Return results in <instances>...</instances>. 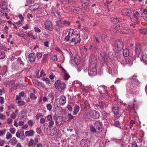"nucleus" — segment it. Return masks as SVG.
<instances>
[{
    "label": "nucleus",
    "instance_id": "nucleus-1",
    "mask_svg": "<svg viewBox=\"0 0 147 147\" xmlns=\"http://www.w3.org/2000/svg\"><path fill=\"white\" fill-rule=\"evenodd\" d=\"M123 46L124 44L121 40L116 41L113 45L114 50L117 53L120 52V51L123 49Z\"/></svg>",
    "mask_w": 147,
    "mask_h": 147
},
{
    "label": "nucleus",
    "instance_id": "nucleus-2",
    "mask_svg": "<svg viewBox=\"0 0 147 147\" xmlns=\"http://www.w3.org/2000/svg\"><path fill=\"white\" fill-rule=\"evenodd\" d=\"M54 85L56 88L60 91H62L66 87L65 84L64 83L61 82L60 80L56 81Z\"/></svg>",
    "mask_w": 147,
    "mask_h": 147
},
{
    "label": "nucleus",
    "instance_id": "nucleus-3",
    "mask_svg": "<svg viewBox=\"0 0 147 147\" xmlns=\"http://www.w3.org/2000/svg\"><path fill=\"white\" fill-rule=\"evenodd\" d=\"M96 59L93 57V56L92 55L90 56L89 59V67L96 68L97 63Z\"/></svg>",
    "mask_w": 147,
    "mask_h": 147
},
{
    "label": "nucleus",
    "instance_id": "nucleus-4",
    "mask_svg": "<svg viewBox=\"0 0 147 147\" xmlns=\"http://www.w3.org/2000/svg\"><path fill=\"white\" fill-rule=\"evenodd\" d=\"M89 115L93 119L98 118L100 116L99 112L94 110L90 111L89 113Z\"/></svg>",
    "mask_w": 147,
    "mask_h": 147
},
{
    "label": "nucleus",
    "instance_id": "nucleus-5",
    "mask_svg": "<svg viewBox=\"0 0 147 147\" xmlns=\"http://www.w3.org/2000/svg\"><path fill=\"white\" fill-rule=\"evenodd\" d=\"M89 2L88 0H81V3H82L81 4L82 7L87 11H89Z\"/></svg>",
    "mask_w": 147,
    "mask_h": 147
},
{
    "label": "nucleus",
    "instance_id": "nucleus-6",
    "mask_svg": "<svg viewBox=\"0 0 147 147\" xmlns=\"http://www.w3.org/2000/svg\"><path fill=\"white\" fill-rule=\"evenodd\" d=\"M88 73L90 76H94L96 74L97 69L96 68L89 67Z\"/></svg>",
    "mask_w": 147,
    "mask_h": 147
},
{
    "label": "nucleus",
    "instance_id": "nucleus-7",
    "mask_svg": "<svg viewBox=\"0 0 147 147\" xmlns=\"http://www.w3.org/2000/svg\"><path fill=\"white\" fill-rule=\"evenodd\" d=\"M45 25V28L51 31L53 30L52 26V23L51 21H48L46 22L45 24H44Z\"/></svg>",
    "mask_w": 147,
    "mask_h": 147
},
{
    "label": "nucleus",
    "instance_id": "nucleus-8",
    "mask_svg": "<svg viewBox=\"0 0 147 147\" xmlns=\"http://www.w3.org/2000/svg\"><path fill=\"white\" fill-rule=\"evenodd\" d=\"M136 55L138 56L142 50V47L139 44H135L134 46Z\"/></svg>",
    "mask_w": 147,
    "mask_h": 147
},
{
    "label": "nucleus",
    "instance_id": "nucleus-9",
    "mask_svg": "<svg viewBox=\"0 0 147 147\" xmlns=\"http://www.w3.org/2000/svg\"><path fill=\"white\" fill-rule=\"evenodd\" d=\"M65 97L63 95L61 96L59 98V104L60 106H63L66 102Z\"/></svg>",
    "mask_w": 147,
    "mask_h": 147
},
{
    "label": "nucleus",
    "instance_id": "nucleus-10",
    "mask_svg": "<svg viewBox=\"0 0 147 147\" xmlns=\"http://www.w3.org/2000/svg\"><path fill=\"white\" fill-rule=\"evenodd\" d=\"M119 108L117 105H114L113 108L112 109V111L114 114L118 117H119L121 115V114L119 113Z\"/></svg>",
    "mask_w": 147,
    "mask_h": 147
},
{
    "label": "nucleus",
    "instance_id": "nucleus-11",
    "mask_svg": "<svg viewBox=\"0 0 147 147\" xmlns=\"http://www.w3.org/2000/svg\"><path fill=\"white\" fill-rule=\"evenodd\" d=\"M62 108L60 106H57L55 108V112L56 115H61L62 113Z\"/></svg>",
    "mask_w": 147,
    "mask_h": 147
},
{
    "label": "nucleus",
    "instance_id": "nucleus-12",
    "mask_svg": "<svg viewBox=\"0 0 147 147\" xmlns=\"http://www.w3.org/2000/svg\"><path fill=\"white\" fill-rule=\"evenodd\" d=\"M28 58L29 61L31 62H33L35 61L36 59V55L34 53L29 54L28 55Z\"/></svg>",
    "mask_w": 147,
    "mask_h": 147
},
{
    "label": "nucleus",
    "instance_id": "nucleus-13",
    "mask_svg": "<svg viewBox=\"0 0 147 147\" xmlns=\"http://www.w3.org/2000/svg\"><path fill=\"white\" fill-rule=\"evenodd\" d=\"M62 22L61 21V19L60 18L56 21V29L57 31H59L60 28L62 27Z\"/></svg>",
    "mask_w": 147,
    "mask_h": 147
},
{
    "label": "nucleus",
    "instance_id": "nucleus-14",
    "mask_svg": "<svg viewBox=\"0 0 147 147\" xmlns=\"http://www.w3.org/2000/svg\"><path fill=\"white\" fill-rule=\"evenodd\" d=\"M74 30L73 29H70L68 34L64 38V40L67 42L70 39V36H71L73 34Z\"/></svg>",
    "mask_w": 147,
    "mask_h": 147
},
{
    "label": "nucleus",
    "instance_id": "nucleus-15",
    "mask_svg": "<svg viewBox=\"0 0 147 147\" xmlns=\"http://www.w3.org/2000/svg\"><path fill=\"white\" fill-rule=\"evenodd\" d=\"M110 21L114 24H117L122 22L121 19L116 17H112L110 19Z\"/></svg>",
    "mask_w": 147,
    "mask_h": 147
},
{
    "label": "nucleus",
    "instance_id": "nucleus-16",
    "mask_svg": "<svg viewBox=\"0 0 147 147\" xmlns=\"http://www.w3.org/2000/svg\"><path fill=\"white\" fill-rule=\"evenodd\" d=\"M69 8L70 10L77 13H79L80 11V8L78 7L71 6L69 7Z\"/></svg>",
    "mask_w": 147,
    "mask_h": 147
},
{
    "label": "nucleus",
    "instance_id": "nucleus-17",
    "mask_svg": "<svg viewBox=\"0 0 147 147\" xmlns=\"http://www.w3.org/2000/svg\"><path fill=\"white\" fill-rule=\"evenodd\" d=\"M95 126L97 127V129L100 131V129L102 127V123L100 121H96L94 123Z\"/></svg>",
    "mask_w": 147,
    "mask_h": 147
},
{
    "label": "nucleus",
    "instance_id": "nucleus-18",
    "mask_svg": "<svg viewBox=\"0 0 147 147\" xmlns=\"http://www.w3.org/2000/svg\"><path fill=\"white\" fill-rule=\"evenodd\" d=\"M39 7V5L37 3H35L34 5L30 6L29 8V9L34 11L38 9Z\"/></svg>",
    "mask_w": 147,
    "mask_h": 147
},
{
    "label": "nucleus",
    "instance_id": "nucleus-19",
    "mask_svg": "<svg viewBox=\"0 0 147 147\" xmlns=\"http://www.w3.org/2000/svg\"><path fill=\"white\" fill-rule=\"evenodd\" d=\"M98 129L96 130L95 127L93 125H91L90 128V130L92 133H96L97 134L100 133V131H98Z\"/></svg>",
    "mask_w": 147,
    "mask_h": 147
},
{
    "label": "nucleus",
    "instance_id": "nucleus-20",
    "mask_svg": "<svg viewBox=\"0 0 147 147\" xmlns=\"http://www.w3.org/2000/svg\"><path fill=\"white\" fill-rule=\"evenodd\" d=\"M118 60L123 65L126 64V59L123 57H120L118 58Z\"/></svg>",
    "mask_w": 147,
    "mask_h": 147
},
{
    "label": "nucleus",
    "instance_id": "nucleus-21",
    "mask_svg": "<svg viewBox=\"0 0 147 147\" xmlns=\"http://www.w3.org/2000/svg\"><path fill=\"white\" fill-rule=\"evenodd\" d=\"M82 142H84V146L85 147H88L90 145V141L88 139H83Z\"/></svg>",
    "mask_w": 147,
    "mask_h": 147
},
{
    "label": "nucleus",
    "instance_id": "nucleus-22",
    "mask_svg": "<svg viewBox=\"0 0 147 147\" xmlns=\"http://www.w3.org/2000/svg\"><path fill=\"white\" fill-rule=\"evenodd\" d=\"M140 59L143 63L147 65V55H142Z\"/></svg>",
    "mask_w": 147,
    "mask_h": 147
},
{
    "label": "nucleus",
    "instance_id": "nucleus-23",
    "mask_svg": "<svg viewBox=\"0 0 147 147\" xmlns=\"http://www.w3.org/2000/svg\"><path fill=\"white\" fill-rule=\"evenodd\" d=\"M63 119L60 116L57 117L56 119V123L58 125H60L62 123Z\"/></svg>",
    "mask_w": 147,
    "mask_h": 147
},
{
    "label": "nucleus",
    "instance_id": "nucleus-24",
    "mask_svg": "<svg viewBox=\"0 0 147 147\" xmlns=\"http://www.w3.org/2000/svg\"><path fill=\"white\" fill-rule=\"evenodd\" d=\"M102 97L103 99L107 100L109 98L108 92L107 91H104V92L102 94Z\"/></svg>",
    "mask_w": 147,
    "mask_h": 147
},
{
    "label": "nucleus",
    "instance_id": "nucleus-25",
    "mask_svg": "<svg viewBox=\"0 0 147 147\" xmlns=\"http://www.w3.org/2000/svg\"><path fill=\"white\" fill-rule=\"evenodd\" d=\"M123 56L127 57L129 55V50L125 48L123 50Z\"/></svg>",
    "mask_w": 147,
    "mask_h": 147
},
{
    "label": "nucleus",
    "instance_id": "nucleus-26",
    "mask_svg": "<svg viewBox=\"0 0 147 147\" xmlns=\"http://www.w3.org/2000/svg\"><path fill=\"white\" fill-rule=\"evenodd\" d=\"M34 135V131L32 130H30L29 131H27L25 132V135L26 136H32Z\"/></svg>",
    "mask_w": 147,
    "mask_h": 147
},
{
    "label": "nucleus",
    "instance_id": "nucleus-27",
    "mask_svg": "<svg viewBox=\"0 0 147 147\" xmlns=\"http://www.w3.org/2000/svg\"><path fill=\"white\" fill-rule=\"evenodd\" d=\"M64 72H63L64 74V78L65 80H68L69 78L70 77V76L68 74L66 70H64Z\"/></svg>",
    "mask_w": 147,
    "mask_h": 147
},
{
    "label": "nucleus",
    "instance_id": "nucleus-28",
    "mask_svg": "<svg viewBox=\"0 0 147 147\" xmlns=\"http://www.w3.org/2000/svg\"><path fill=\"white\" fill-rule=\"evenodd\" d=\"M32 82L34 84V85L36 87H38L40 85V82L35 79L32 80Z\"/></svg>",
    "mask_w": 147,
    "mask_h": 147
},
{
    "label": "nucleus",
    "instance_id": "nucleus-29",
    "mask_svg": "<svg viewBox=\"0 0 147 147\" xmlns=\"http://www.w3.org/2000/svg\"><path fill=\"white\" fill-rule=\"evenodd\" d=\"M125 15L128 16H130L132 13V11L130 9H126L125 10Z\"/></svg>",
    "mask_w": 147,
    "mask_h": 147
},
{
    "label": "nucleus",
    "instance_id": "nucleus-30",
    "mask_svg": "<svg viewBox=\"0 0 147 147\" xmlns=\"http://www.w3.org/2000/svg\"><path fill=\"white\" fill-rule=\"evenodd\" d=\"M126 64L131 65L133 64V60L131 58H128L126 59Z\"/></svg>",
    "mask_w": 147,
    "mask_h": 147
},
{
    "label": "nucleus",
    "instance_id": "nucleus-31",
    "mask_svg": "<svg viewBox=\"0 0 147 147\" xmlns=\"http://www.w3.org/2000/svg\"><path fill=\"white\" fill-rule=\"evenodd\" d=\"M80 109V107L79 106L76 105L74 107V110L73 112V115H76L79 111Z\"/></svg>",
    "mask_w": 147,
    "mask_h": 147
},
{
    "label": "nucleus",
    "instance_id": "nucleus-32",
    "mask_svg": "<svg viewBox=\"0 0 147 147\" xmlns=\"http://www.w3.org/2000/svg\"><path fill=\"white\" fill-rule=\"evenodd\" d=\"M15 82V81L14 80H11L9 82V86L13 88H14L15 87V86L14 85Z\"/></svg>",
    "mask_w": 147,
    "mask_h": 147
},
{
    "label": "nucleus",
    "instance_id": "nucleus-33",
    "mask_svg": "<svg viewBox=\"0 0 147 147\" xmlns=\"http://www.w3.org/2000/svg\"><path fill=\"white\" fill-rule=\"evenodd\" d=\"M30 35L31 38L34 40H36V39L37 36L36 33H31L30 34Z\"/></svg>",
    "mask_w": 147,
    "mask_h": 147
},
{
    "label": "nucleus",
    "instance_id": "nucleus-34",
    "mask_svg": "<svg viewBox=\"0 0 147 147\" xmlns=\"http://www.w3.org/2000/svg\"><path fill=\"white\" fill-rule=\"evenodd\" d=\"M132 82L134 84H135L136 86H138L140 84V82L136 78H134L133 79Z\"/></svg>",
    "mask_w": 147,
    "mask_h": 147
},
{
    "label": "nucleus",
    "instance_id": "nucleus-35",
    "mask_svg": "<svg viewBox=\"0 0 147 147\" xmlns=\"http://www.w3.org/2000/svg\"><path fill=\"white\" fill-rule=\"evenodd\" d=\"M28 145L29 147L30 146H35L34 144V141L33 140L31 139L30 140L28 144Z\"/></svg>",
    "mask_w": 147,
    "mask_h": 147
},
{
    "label": "nucleus",
    "instance_id": "nucleus-36",
    "mask_svg": "<svg viewBox=\"0 0 147 147\" xmlns=\"http://www.w3.org/2000/svg\"><path fill=\"white\" fill-rule=\"evenodd\" d=\"M30 97L32 99H36L37 98V96L34 93H31L30 94Z\"/></svg>",
    "mask_w": 147,
    "mask_h": 147
},
{
    "label": "nucleus",
    "instance_id": "nucleus-37",
    "mask_svg": "<svg viewBox=\"0 0 147 147\" xmlns=\"http://www.w3.org/2000/svg\"><path fill=\"white\" fill-rule=\"evenodd\" d=\"M114 125L116 127H118L120 128H121V127H120V123L119 121H115L114 122Z\"/></svg>",
    "mask_w": 147,
    "mask_h": 147
},
{
    "label": "nucleus",
    "instance_id": "nucleus-38",
    "mask_svg": "<svg viewBox=\"0 0 147 147\" xmlns=\"http://www.w3.org/2000/svg\"><path fill=\"white\" fill-rule=\"evenodd\" d=\"M41 79L44 81H45L46 83L47 84H49L50 83V80L49 79L47 78H44Z\"/></svg>",
    "mask_w": 147,
    "mask_h": 147
},
{
    "label": "nucleus",
    "instance_id": "nucleus-39",
    "mask_svg": "<svg viewBox=\"0 0 147 147\" xmlns=\"http://www.w3.org/2000/svg\"><path fill=\"white\" fill-rule=\"evenodd\" d=\"M19 106H22L24 105L25 104V102L21 100H20L18 101L17 102Z\"/></svg>",
    "mask_w": 147,
    "mask_h": 147
},
{
    "label": "nucleus",
    "instance_id": "nucleus-40",
    "mask_svg": "<svg viewBox=\"0 0 147 147\" xmlns=\"http://www.w3.org/2000/svg\"><path fill=\"white\" fill-rule=\"evenodd\" d=\"M100 37L102 40L105 41V39L107 38V35H105L104 34H102V36H100Z\"/></svg>",
    "mask_w": 147,
    "mask_h": 147
},
{
    "label": "nucleus",
    "instance_id": "nucleus-41",
    "mask_svg": "<svg viewBox=\"0 0 147 147\" xmlns=\"http://www.w3.org/2000/svg\"><path fill=\"white\" fill-rule=\"evenodd\" d=\"M10 142H11L12 144H16L17 142V140L15 138H13L12 139L10 140Z\"/></svg>",
    "mask_w": 147,
    "mask_h": 147
},
{
    "label": "nucleus",
    "instance_id": "nucleus-42",
    "mask_svg": "<svg viewBox=\"0 0 147 147\" xmlns=\"http://www.w3.org/2000/svg\"><path fill=\"white\" fill-rule=\"evenodd\" d=\"M99 105H98V106L99 107H100L102 109L103 108V106L105 105V103L104 102L101 101V102L100 103Z\"/></svg>",
    "mask_w": 147,
    "mask_h": 147
},
{
    "label": "nucleus",
    "instance_id": "nucleus-43",
    "mask_svg": "<svg viewBox=\"0 0 147 147\" xmlns=\"http://www.w3.org/2000/svg\"><path fill=\"white\" fill-rule=\"evenodd\" d=\"M36 130L37 133L40 135H42V133L41 130L40 128L37 127L36 129Z\"/></svg>",
    "mask_w": 147,
    "mask_h": 147
},
{
    "label": "nucleus",
    "instance_id": "nucleus-44",
    "mask_svg": "<svg viewBox=\"0 0 147 147\" xmlns=\"http://www.w3.org/2000/svg\"><path fill=\"white\" fill-rule=\"evenodd\" d=\"M93 47L92 48V50L94 52H96L97 50V47L95 43H93Z\"/></svg>",
    "mask_w": 147,
    "mask_h": 147
},
{
    "label": "nucleus",
    "instance_id": "nucleus-45",
    "mask_svg": "<svg viewBox=\"0 0 147 147\" xmlns=\"http://www.w3.org/2000/svg\"><path fill=\"white\" fill-rule=\"evenodd\" d=\"M5 57V53L3 52H0V59H3Z\"/></svg>",
    "mask_w": 147,
    "mask_h": 147
},
{
    "label": "nucleus",
    "instance_id": "nucleus-46",
    "mask_svg": "<svg viewBox=\"0 0 147 147\" xmlns=\"http://www.w3.org/2000/svg\"><path fill=\"white\" fill-rule=\"evenodd\" d=\"M34 123V122L32 120H28V124L30 126H32Z\"/></svg>",
    "mask_w": 147,
    "mask_h": 147
},
{
    "label": "nucleus",
    "instance_id": "nucleus-47",
    "mask_svg": "<svg viewBox=\"0 0 147 147\" xmlns=\"http://www.w3.org/2000/svg\"><path fill=\"white\" fill-rule=\"evenodd\" d=\"M7 7L5 2V1H3L1 4V8L3 9H5Z\"/></svg>",
    "mask_w": 147,
    "mask_h": 147
},
{
    "label": "nucleus",
    "instance_id": "nucleus-48",
    "mask_svg": "<svg viewBox=\"0 0 147 147\" xmlns=\"http://www.w3.org/2000/svg\"><path fill=\"white\" fill-rule=\"evenodd\" d=\"M51 131L50 134L52 136H53L55 134L57 133V131L55 129V128H53L52 130H51Z\"/></svg>",
    "mask_w": 147,
    "mask_h": 147
},
{
    "label": "nucleus",
    "instance_id": "nucleus-49",
    "mask_svg": "<svg viewBox=\"0 0 147 147\" xmlns=\"http://www.w3.org/2000/svg\"><path fill=\"white\" fill-rule=\"evenodd\" d=\"M34 30L35 32H36L39 33L41 31V30L38 27H34Z\"/></svg>",
    "mask_w": 147,
    "mask_h": 147
},
{
    "label": "nucleus",
    "instance_id": "nucleus-50",
    "mask_svg": "<svg viewBox=\"0 0 147 147\" xmlns=\"http://www.w3.org/2000/svg\"><path fill=\"white\" fill-rule=\"evenodd\" d=\"M51 13H52L54 16H55V13L56 11L55 10V9L54 6L52 7L51 9Z\"/></svg>",
    "mask_w": 147,
    "mask_h": 147
},
{
    "label": "nucleus",
    "instance_id": "nucleus-51",
    "mask_svg": "<svg viewBox=\"0 0 147 147\" xmlns=\"http://www.w3.org/2000/svg\"><path fill=\"white\" fill-rule=\"evenodd\" d=\"M46 107L47 109L49 111H50L52 109V106L51 104H48L46 106Z\"/></svg>",
    "mask_w": 147,
    "mask_h": 147
},
{
    "label": "nucleus",
    "instance_id": "nucleus-52",
    "mask_svg": "<svg viewBox=\"0 0 147 147\" xmlns=\"http://www.w3.org/2000/svg\"><path fill=\"white\" fill-rule=\"evenodd\" d=\"M113 29L118 30L120 29V25H115L113 26Z\"/></svg>",
    "mask_w": 147,
    "mask_h": 147
},
{
    "label": "nucleus",
    "instance_id": "nucleus-53",
    "mask_svg": "<svg viewBox=\"0 0 147 147\" xmlns=\"http://www.w3.org/2000/svg\"><path fill=\"white\" fill-rule=\"evenodd\" d=\"M12 137V135L9 133H7L6 136V138L8 140L11 138Z\"/></svg>",
    "mask_w": 147,
    "mask_h": 147
},
{
    "label": "nucleus",
    "instance_id": "nucleus-54",
    "mask_svg": "<svg viewBox=\"0 0 147 147\" xmlns=\"http://www.w3.org/2000/svg\"><path fill=\"white\" fill-rule=\"evenodd\" d=\"M36 56L37 58L40 59L42 56V54L41 53L38 52L36 54Z\"/></svg>",
    "mask_w": 147,
    "mask_h": 147
},
{
    "label": "nucleus",
    "instance_id": "nucleus-55",
    "mask_svg": "<svg viewBox=\"0 0 147 147\" xmlns=\"http://www.w3.org/2000/svg\"><path fill=\"white\" fill-rule=\"evenodd\" d=\"M122 32L124 34H128L130 32V31L128 29H125L123 30L122 31Z\"/></svg>",
    "mask_w": 147,
    "mask_h": 147
},
{
    "label": "nucleus",
    "instance_id": "nucleus-56",
    "mask_svg": "<svg viewBox=\"0 0 147 147\" xmlns=\"http://www.w3.org/2000/svg\"><path fill=\"white\" fill-rule=\"evenodd\" d=\"M49 98H50L51 100L54 99L53 93L52 92H50L49 94Z\"/></svg>",
    "mask_w": 147,
    "mask_h": 147
},
{
    "label": "nucleus",
    "instance_id": "nucleus-57",
    "mask_svg": "<svg viewBox=\"0 0 147 147\" xmlns=\"http://www.w3.org/2000/svg\"><path fill=\"white\" fill-rule=\"evenodd\" d=\"M85 106L87 109H89L90 108V104L87 101H85L84 102Z\"/></svg>",
    "mask_w": 147,
    "mask_h": 147
},
{
    "label": "nucleus",
    "instance_id": "nucleus-58",
    "mask_svg": "<svg viewBox=\"0 0 147 147\" xmlns=\"http://www.w3.org/2000/svg\"><path fill=\"white\" fill-rule=\"evenodd\" d=\"M49 121V127H51L54 124V121L53 120L51 121Z\"/></svg>",
    "mask_w": 147,
    "mask_h": 147
},
{
    "label": "nucleus",
    "instance_id": "nucleus-59",
    "mask_svg": "<svg viewBox=\"0 0 147 147\" xmlns=\"http://www.w3.org/2000/svg\"><path fill=\"white\" fill-rule=\"evenodd\" d=\"M18 17L20 19L21 22H22L24 21V17L22 16V15L20 14H18Z\"/></svg>",
    "mask_w": 147,
    "mask_h": 147
},
{
    "label": "nucleus",
    "instance_id": "nucleus-60",
    "mask_svg": "<svg viewBox=\"0 0 147 147\" xmlns=\"http://www.w3.org/2000/svg\"><path fill=\"white\" fill-rule=\"evenodd\" d=\"M16 102H17L18 101L21 100H22V98L20 97V96L19 95H17L16 96Z\"/></svg>",
    "mask_w": 147,
    "mask_h": 147
},
{
    "label": "nucleus",
    "instance_id": "nucleus-61",
    "mask_svg": "<svg viewBox=\"0 0 147 147\" xmlns=\"http://www.w3.org/2000/svg\"><path fill=\"white\" fill-rule=\"evenodd\" d=\"M39 70H37L36 71V75L35 76L37 78H40V76L39 75Z\"/></svg>",
    "mask_w": 147,
    "mask_h": 147
},
{
    "label": "nucleus",
    "instance_id": "nucleus-62",
    "mask_svg": "<svg viewBox=\"0 0 147 147\" xmlns=\"http://www.w3.org/2000/svg\"><path fill=\"white\" fill-rule=\"evenodd\" d=\"M47 119L48 121H51L53 120L52 116L51 115H49L47 116Z\"/></svg>",
    "mask_w": 147,
    "mask_h": 147
},
{
    "label": "nucleus",
    "instance_id": "nucleus-63",
    "mask_svg": "<svg viewBox=\"0 0 147 147\" xmlns=\"http://www.w3.org/2000/svg\"><path fill=\"white\" fill-rule=\"evenodd\" d=\"M62 22V24L64 25H67L69 26L70 24L69 22L67 21L64 20Z\"/></svg>",
    "mask_w": 147,
    "mask_h": 147
},
{
    "label": "nucleus",
    "instance_id": "nucleus-64",
    "mask_svg": "<svg viewBox=\"0 0 147 147\" xmlns=\"http://www.w3.org/2000/svg\"><path fill=\"white\" fill-rule=\"evenodd\" d=\"M17 115L16 113H12L10 117L13 119H15Z\"/></svg>",
    "mask_w": 147,
    "mask_h": 147
}]
</instances>
